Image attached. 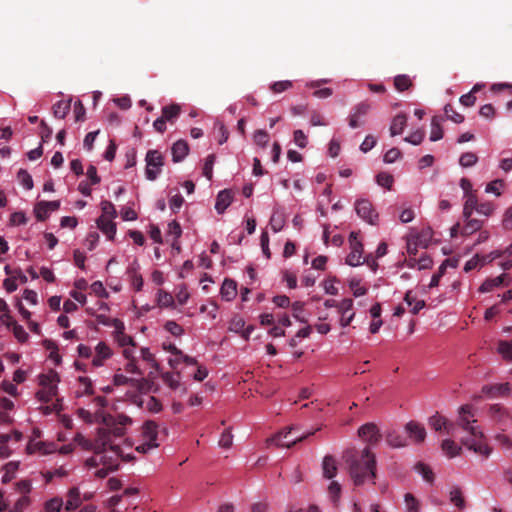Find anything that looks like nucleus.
<instances>
[{
	"label": "nucleus",
	"mask_w": 512,
	"mask_h": 512,
	"mask_svg": "<svg viewBox=\"0 0 512 512\" xmlns=\"http://www.w3.org/2000/svg\"><path fill=\"white\" fill-rule=\"evenodd\" d=\"M184 203V198L181 194H175L169 201L170 209L172 212L177 213Z\"/></svg>",
	"instance_id": "nucleus-59"
},
{
	"label": "nucleus",
	"mask_w": 512,
	"mask_h": 512,
	"mask_svg": "<svg viewBox=\"0 0 512 512\" xmlns=\"http://www.w3.org/2000/svg\"><path fill=\"white\" fill-rule=\"evenodd\" d=\"M220 292L225 300L231 301L237 295V283L232 279H225Z\"/></svg>",
	"instance_id": "nucleus-24"
},
{
	"label": "nucleus",
	"mask_w": 512,
	"mask_h": 512,
	"mask_svg": "<svg viewBox=\"0 0 512 512\" xmlns=\"http://www.w3.org/2000/svg\"><path fill=\"white\" fill-rule=\"evenodd\" d=\"M405 430L414 442L421 443L425 440L426 430L423 425L415 421H410L405 425Z\"/></svg>",
	"instance_id": "nucleus-14"
},
{
	"label": "nucleus",
	"mask_w": 512,
	"mask_h": 512,
	"mask_svg": "<svg viewBox=\"0 0 512 512\" xmlns=\"http://www.w3.org/2000/svg\"><path fill=\"white\" fill-rule=\"evenodd\" d=\"M134 351L131 348H125L123 350L124 357L129 360L125 366V370L132 374L142 375L139 367L136 364V360L133 356Z\"/></svg>",
	"instance_id": "nucleus-27"
},
{
	"label": "nucleus",
	"mask_w": 512,
	"mask_h": 512,
	"mask_svg": "<svg viewBox=\"0 0 512 512\" xmlns=\"http://www.w3.org/2000/svg\"><path fill=\"white\" fill-rule=\"evenodd\" d=\"M386 442L393 448H402L407 445V440L396 431L388 432L386 435Z\"/></svg>",
	"instance_id": "nucleus-29"
},
{
	"label": "nucleus",
	"mask_w": 512,
	"mask_h": 512,
	"mask_svg": "<svg viewBox=\"0 0 512 512\" xmlns=\"http://www.w3.org/2000/svg\"><path fill=\"white\" fill-rule=\"evenodd\" d=\"M358 435L369 444H376L381 439L379 429L374 423H366L362 425L358 430Z\"/></svg>",
	"instance_id": "nucleus-9"
},
{
	"label": "nucleus",
	"mask_w": 512,
	"mask_h": 512,
	"mask_svg": "<svg viewBox=\"0 0 512 512\" xmlns=\"http://www.w3.org/2000/svg\"><path fill=\"white\" fill-rule=\"evenodd\" d=\"M507 274H501L495 278L486 279L479 287L481 293H487L493 291L495 288L504 285Z\"/></svg>",
	"instance_id": "nucleus-19"
},
{
	"label": "nucleus",
	"mask_w": 512,
	"mask_h": 512,
	"mask_svg": "<svg viewBox=\"0 0 512 512\" xmlns=\"http://www.w3.org/2000/svg\"><path fill=\"white\" fill-rule=\"evenodd\" d=\"M114 218L99 217L97 219L98 228L108 237L109 240H113L116 234V225L112 221Z\"/></svg>",
	"instance_id": "nucleus-15"
},
{
	"label": "nucleus",
	"mask_w": 512,
	"mask_h": 512,
	"mask_svg": "<svg viewBox=\"0 0 512 512\" xmlns=\"http://www.w3.org/2000/svg\"><path fill=\"white\" fill-rule=\"evenodd\" d=\"M443 121V117L441 116H434L431 121V133H430V140L431 141H438L442 139L443 137V130L441 127V123Z\"/></svg>",
	"instance_id": "nucleus-30"
},
{
	"label": "nucleus",
	"mask_w": 512,
	"mask_h": 512,
	"mask_svg": "<svg viewBox=\"0 0 512 512\" xmlns=\"http://www.w3.org/2000/svg\"><path fill=\"white\" fill-rule=\"evenodd\" d=\"M424 136H425L424 131L417 130V131L411 133L409 136L405 137L404 141H406L410 144H413V145H419L422 142Z\"/></svg>",
	"instance_id": "nucleus-57"
},
{
	"label": "nucleus",
	"mask_w": 512,
	"mask_h": 512,
	"mask_svg": "<svg viewBox=\"0 0 512 512\" xmlns=\"http://www.w3.org/2000/svg\"><path fill=\"white\" fill-rule=\"evenodd\" d=\"M429 425L435 431H441L444 429L446 434L456 437V424H454V422H449L445 417L438 414L433 415L429 418Z\"/></svg>",
	"instance_id": "nucleus-8"
},
{
	"label": "nucleus",
	"mask_w": 512,
	"mask_h": 512,
	"mask_svg": "<svg viewBox=\"0 0 512 512\" xmlns=\"http://www.w3.org/2000/svg\"><path fill=\"white\" fill-rule=\"evenodd\" d=\"M343 458L348 465L349 475L355 486H361L376 478V458L366 447L361 452L356 449L346 450Z\"/></svg>",
	"instance_id": "nucleus-2"
},
{
	"label": "nucleus",
	"mask_w": 512,
	"mask_h": 512,
	"mask_svg": "<svg viewBox=\"0 0 512 512\" xmlns=\"http://www.w3.org/2000/svg\"><path fill=\"white\" fill-rule=\"evenodd\" d=\"M349 287L353 291L355 297L363 296L367 293L365 287L360 286V280L353 278L349 281Z\"/></svg>",
	"instance_id": "nucleus-54"
},
{
	"label": "nucleus",
	"mask_w": 512,
	"mask_h": 512,
	"mask_svg": "<svg viewBox=\"0 0 512 512\" xmlns=\"http://www.w3.org/2000/svg\"><path fill=\"white\" fill-rule=\"evenodd\" d=\"M59 382V375L51 370L48 374H41L39 376V384L42 388L57 387Z\"/></svg>",
	"instance_id": "nucleus-31"
},
{
	"label": "nucleus",
	"mask_w": 512,
	"mask_h": 512,
	"mask_svg": "<svg viewBox=\"0 0 512 512\" xmlns=\"http://www.w3.org/2000/svg\"><path fill=\"white\" fill-rule=\"evenodd\" d=\"M477 161V155L472 152L463 153L459 159V163L462 167H471L475 165Z\"/></svg>",
	"instance_id": "nucleus-50"
},
{
	"label": "nucleus",
	"mask_w": 512,
	"mask_h": 512,
	"mask_svg": "<svg viewBox=\"0 0 512 512\" xmlns=\"http://www.w3.org/2000/svg\"><path fill=\"white\" fill-rule=\"evenodd\" d=\"M494 210H495V207L490 202H485V203H480V204L478 203L477 212L481 215L488 217V216L492 215Z\"/></svg>",
	"instance_id": "nucleus-63"
},
{
	"label": "nucleus",
	"mask_w": 512,
	"mask_h": 512,
	"mask_svg": "<svg viewBox=\"0 0 512 512\" xmlns=\"http://www.w3.org/2000/svg\"><path fill=\"white\" fill-rule=\"evenodd\" d=\"M477 422L474 419L471 405H463L459 408V417L456 424V437L459 431L462 430L466 435L460 437L461 443L469 450L488 458L492 452L491 447L484 441V435L478 426L474 424Z\"/></svg>",
	"instance_id": "nucleus-1"
},
{
	"label": "nucleus",
	"mask_w": 512,
	"mask_h": 512,
	"mask_svg": "<svg viewBox=\"0 0 512 512\" xmlns=\"http://www.w3.org/2000/svg\"><path fill=\"white\" fill-rule=\"evenodd\" d=\"M321 427L317 428L314 431H310L308 433H305L301 436L295 437L290 439L289 436L292 432V428H289L287 431H282L276 434L271 441L275 443L279 447H286L290 448L292 445H295L298 442H302L305 439L309 438L310 436L314 435L317 431H319Z\"/></svg>",
	"instance_id": "nucleus-5"
},
{
	"label": "nucleus",
	"mask_w": 512,
	"mask_h": 512,
	"mask_svg": "<svg viewBox=\"0 0 512 512\" xmlns=\"http://www.w3.org/2000/svg\"><path fill=\"white\" fill-rule=\"evenodd\" d=\"M401 157V151L398 148L389 149L384 155V162L394 163L398 158Z\"/></svg>",
	"instance_id": "nucleus-62"
},
{
	"label": "nucleus",
	"mask_w": 512,
	"mask_h": 512,
	"mask_svg": "<svg viewBox=\"0 0 512 512\" xmlns=\"http://www.w3.org/2000/svg\"><path fill=\"white\" fill-rule=\"evenodd\" d=\"M139 268V264L136 260L127 268V274L131 278L132 285L136 291H140L143 287V278L138 273Z\"/></svg>",
	"instance_id": "nucleus-21"
},
{
	"label": "nucleus",
	"mask_w": 512,
	"mask_h": 512,
	"mask_svg": "<svg viewBox=\"0 0 512 512\" xmlns=\"http://www.w3.org/2000/svg\"><path fill=\"white\" fill-rule=\"evenodd\" d=\"M376 182L378 185L390 190L393 185L394 179L391 174L386 173V172H381L377 175Z\"/></svg>",
	"instance_id": "nucleus-45"
},
{
	"label": "nucleus",
	"mask_w": 512,
	"mask_h": 512,
	"mask_svg": "<svg viewBox=\"0 0 512 512\" xmlns=\"http://www.w3.org/2000/svg\"><path fill=\"white\" fill-rule=\"evenodd\" d=\"M70 108H71V100H69V101L60 100V101L56 102L52 107L53 115L55 118L64 119L66 117V115L69 113Z\"/></svg>",
	"instance_id": "nucleus-28"
},
{
	"label": "nucleus",
	"mask_w": 512,
	"mask_h": 512,
	"mask_svg": "<svg viewBox=\"0 0 512 512\" xmlns=\"http://www.w3.org/2000/svg\"><path fill=\"white\" fill-rule=\"evenodd\" d=\"M406 512H420V502L411 493L404 495Z\"/></svg>",
	"instance_id": "nucleus-39"
},
{
	"label": "nucleus",
	"mask_w": 512,
	"mask_h": 512,
	"mask_svg": "<svg viewBox=\"0 0 512 512\" xmlns=\"http://www.w3.org/2000/svg\"><path fill=\"white\" fill-rule=\"evenodd\" d=\"M407 125V117L403 113L397 114L390 125V135L396 136L401 134Z\"/></svg>",
	"instance_id": "nucleus-22"
},
{
	"label": "nucleus",
	"mask_w": 512,
	"mask_h": 512,
	"mask_svg": "<svg viewBox=\"0 0 512 512\" xmlns=\"http://www.w3.org/2000/svg\"><path fill=\"white\" fill-rule=\"evenodd\" d=\"M63 507V500L60 497H54L45 503L46 512H60Z\"/></svg>",
	"instance_id": "nucleus-48"
},
{
	"label": "nucleus",
	"mask_w": 512,
	"mask_h": 512,
	"mask_svg": "<svg viewBox=\"0 0 512 512\" xmlns=\"http://www.w3.org/2000/svg\"><path fill=\"white\" fill-rule=\"evenodd\" d=\"M215 159H216V157L214 154L208 155L205 159V163L203 166V175L208 180H211L213 177V165H214Z\"/></svg>",
	"instance_id": "nucleus-47"
},
{
	"label": "nucleus",
	"mask_w": 512,
	"mask_h": 512,
	"mask_svg": "<svg viewBox=\"0 0 512 512\" xmlns=\"http://www.w3.org/2000/svg\"><path fill=\"white\" fill-rule=\"evenodd\" d=\"M81 505L80 491L77 487H72L67 492L65 503L66 511H74Z\"/></svg>",
	"instance_id": "nucleus-18"
},
{
	"label": "nucleus",
	"mask_w": 512,
	"mask_h": 512,
	"mask_svg": "<svg viewBox=\"0 0 512 512\" xmlns=\"http://www.w3.org/2000/svg\"><path fill=\"white\" fill-rule=\"evenodd\" d=\"M256 145L266 147L269 142V134L264 130H257L253 135Z\"/></svg>",
	"instance_id": "nucleus-53"
},
{
	"label": "nucleus",
	"mask_w": 512,
	"mask_h": 512,
	"mask_svg": "<svg viewBox=\"0 0 512 512\" xmlns=\"http://www.w3.org/2000/svg\"><path fill=\"white\" fill-rule=\"evenodd\" d=\"M114 338L119 346L124 347V349L131 348L134 351L135 342L131 336L124 333V325L120 321H116Z\"/></svg>",
	"instance_id": "nucleus-12"
},
{
	"label": "nucleus",
	"mask_w": 512,
	"mask_h": 512,
	"mask_svg": "<svg viewBox=\"0 0 512 512\" xmlns=\"http://www.w3.org/2000/svg\"><path fill=\"white\" fill-rule=\"evenodd\" d=\"M465 221V225L461 228V235L463 236H469L475 233L476 231H479L482 227V222L480 220L471 219L470 217L468 219H465Z\"/></svg>",
	"instance_id": "nucleus-34"
},
{
	"label": "nucleus",
	"mask_w": 512,
	"mask_h": 512,
	"mask_svg": "<svg viewBox=\"0 0 512 512\" xmlns=\"http://www.w3.org/2000/svg\"><path fill=\"white\" fill-rule=\"evenodd\" d=\"M162 379L166 385H168L171 389H177L179 387L180 382V373H170L166 372L162 374Z\"/></svg>",
	"instance_id": "nucleus-43"
},
{
	"label": "nucleus",
	"mask_w": 512,
	"mask_h": 512,
	"mask_svg": "<svg viewBox=\"0 0 512 512\" xmlns=\"http://www.w3.org/2000/svg\"><path fill=\"white\" fill-rule=\"evenodd\" d=\"M497 351L505 360L512 361V342L506 340L499 341Z\"/></svg>",
	"instance_id": "nucleus-38"
},
{
	"label": "nucleus",
	"mask_w": 512,
	"mask_h": 512,
	"mask_svg": "<svg viewBox=\"0 0 512 512\" xmlns=\"http://www.w3.org/2000/svg\"><path fill=\"white\" fill-rule=\"evenodd\" d=\"M285 225V219L282 213L275 211L270 218L271 229L276 233L283 229Z\"/></svg>",
	"instance_id": "nucleus-41"
},
{
	"label": "nucleus",
	"mask_w": 512,
	"mask_h": 512,
	"mask_svg": "<svg viewBox=\"0 0 512 512\" xmlns=\"http://www.w3.org/2000/svg\"><path fill=\"white\" fill-rule=\"evenodd\" d=\"M17 178L20 181V183L25 187L27 190H30L33 188V180L31 175L24 169H20Z\"/></svg>",
	"instance_id": "nucleus-51"
},
{
	"label": "nucleus",
	"mask_w": 512,
	"mask_h": 512,
	"mask_svg": "<svg viewBox=\"0 0 512 512\" xmlns=\"http://www.w3.org/2000/svg\"><path fill=\"white\" fill-rule=\"evenodd\" d=\"M165 329L174 336H180L183 333V328L174 321H167Z\"/></svg>",
	"instance_id": "nucleus-64"
},
{
	"label": "nucleus",
	"mask_w": 512,
	"mask_h": 512,
	"mask_svg": "<svg viewBox=\"0 0 512 512\" xmlns=\"http://www.w3.org/2000/svg\"><path fill=\"white\" fill-rule=\"evenodd\" d=\"M353 308L352 299H344L339 303L338 312L340 314V325L343 327L348 326L354 319L355 313L351 312Z\"/></svg>",
	"instance_id": "nucleus-11"
},
{
	"label": "nucleus",
	"mask_w": 512,
	"mask_h": 512,
	"mask_svg": "<svg viewBox=\"0 0 512 512\" xmlns=\"http://www.w3.org/2000/svg\"><path fill=\"white\" fill-rule=\"evenodd\" d=\"M442 450L449 457H455L460 454L461 447H458L453 440L446 439L442 442Z\"/></svg>",
	"instance_id": "nucleus-40"
},
{
	"label": "nucleus",
	"mask_w": 512,
	"mask_h": 512,
	"mask_svg": "<svg viewBox=\"0 0 512 512\" xmlns=\"http://www.w3.org/2000/svg\"><path fill=\"white\" fill-rule=\"evenodd\" d=\"M351 252L346 257V264L350 266H359L362 264L363 245L357 238L356 232H351L349 236Z\"/></svg>",
	"instance_id": "nucleus-7"
},
{
	"label": "nucleus",
	"mask_w": 512,
	"mask_h": 512,
	"mask_svg": "<svg viewBox=\"0 0 512 512\" xmlns=\"http://www.w3.org/2000/svg\"><path fill=\"white\" fill-rule=\"evenodd\" d=\"M102 215L100 217L115 218L117 215L116 209L112 202L103 200L101 202Z\"/></svg>",
	"instance_id": "nucleus-46"
},
{
	"label": "nucleus",
	"mask_w": 512,
	"mask_h": 512,
	"mask_svg": "<svg viewBox=\"0 0 512 512\" xmlns=\"http://www.w3.org/2000/svg\"><path fill=\"white\" fill-rule=\"evenodd\" d=\"M484 391L486 393L491 394L492 396L508 395L511 392V387H510L509 383H502V384H497L494 386L484 388Z\"/></svg>",
	"instance_id": "nucleus-36"
},
{
	"label": "nucleus",
	"mask_w": 512,
	"mask_h": 512,
	"mask_svg": "<svg viewBox=\"0 0 512 512\" xmlns=\"http://www.w3.org/2000/svg\"><path fill=\"white\" fill-rule=\"evenodd\" d=\"M450 500L451 502L460 509H463L465 506V500L462 496V492L460 488L456 487L450 492Z\"/></svg>",
	"instance_id": "nucleus-49"
},
{
	"label": "nucleus",
	"mask_w": 512,
	"mask_h": 512,
	"mask_svg": "<svg viewBox=\"0 0 512 512\" xmlns=\"http://www.w3.org/2000/svg\"><path fill=\"white\" fill-rule=\"evenodd\" d=\"M445 115L448 119L452 120L455 123H462L464 121V116L458 113L451 104H446L444 107Z\"/></svg>",
	"instance_id": "nucleus-44"
},
{
	"label": "nucleus",
	"mask_w": 512,
	"mask_h": 512,
	"mask_svg": "<svg viewBox=\"0 0 512 512\" xmlns=\"http://www.w3.org/2000/svg\"><path fill=\"white\" fill-rule=\"evenodd\" d=\"M57 395V387L42 388L36 393L39 401L48 403Z\"/></svg>",
	"instance_id": "nucleus-37"
},
{
	"label": "nucleus",
	"mask_w": 512,
	"mask_h": 512,
	"mask_svg": "<svg viewBox=\"0 0 512 512\" xmlns=\"http://www.w3.org/2000/svg\"><path fill=\"white\" fill-rule=\"evenodd\" d=\"M413 86L412 79L406 74H400L394 78V87L399 92H404Z\"/></svg>",
	"instance_id": "nucleus-33"
},
{
	"label": "nucleus",
	"mask_w": 512,
	"mask_h": 512,
	"mask_svg": "<svg viewBox=\"0 0 512 512\" xmlns=\"http://www.w3.org/2000/svg\"><path fill=\"white\" fill-rule=\"evenodd\" d=\"M146 178L154 181L164 165V158L158 150H149L146 154Z\"/></svg>",
	"instance_id": "nucleus-4"
},
{
	"label": "nucleus",
	"mask_w": 512,
	"mask_h": 512,
	"mask_svg": "<svg viewBox=\"0 0 512 512\" xmlns=\"http://www.w3.org/2000/svg\"><path fill=\"white\" fill-rule=\"evenodd\" d=\"M293 86L292 82L289 80L277 81L271 84L270 89L273 93H281Z\"/></svg>",
	"instance_id": "nucleus-56"
},
{
	"label": "nucleus",
	"mask_w": 512,
	"mask_h": 512,
	"mask_svg": "<svg viewBox=\"0 0 512 512\" xmlns=\"http://www.w3.org/2000/svg\"><path fill=\"white\" fill-rule=\"evenodd\" d=\"M304 309V303L296 301L292 304L293 316L300 322L306 323L307 320L301 316Z\"/></svg>",
	"instance_id": "nucleus-60"
},
{
	"label": "nucleus",
	"mask_w": 512,
	"mask_h": 512,
	"mask_svg": "<svg viewBox=\"0 0 512 512\" xmlns=\"http://www.w3.org/2000/svg\"><path fill=\"white\" fill-rule=\"evenodd\" d=\"M158 304L162 307H170L174 304L173 296L165 291L160 290L158 293Z\"/></svg>",
	"instance_id": "nucleus-55"
},
{
	"label": "nucleus",
	"mask_w": 512,
	"mask_h": 512,
	"mask_svg": "<svg viewBox=\"0 0 512 512\" xmlns=\"http://www.w3.org/2000/svg\"><path fill=\"white\" fill-rule=\"evenodd\" d=\"M415 469L417 472H419L422 475V477L424 478L425 481H427L429 483L433 482L434 473L429 466H427L426 464H424L422 462H418L415 465Z\"/></svg>",
	"instance_id": "nucleus-42"
},
{
	"label": "nucleus",
	"mask_w": 512,
	"mask_h": 512,
	"mask_svg": "<svg viewBox=\"0 0 512 512\" xmlns=\"http://www.w3.org/2000/svg\"><path fill=\"white\" fill-rule=\"evenodd\" d=\"M75 440L85 449L93 450L94 454L100 456L101 465L113 471L119 468L121 448L110 440L109 433L100 432L93 443L80 434L75 437Z\"/></svg>",
	"instance_id": "nucleus-3"
},
{
	"label": "nucleus",
	"mask_w": 512,
	"mask_h": 512,
	"mask_svg": "<svg viewBox=\"0 0 512 512\" xmlns=\"http://www.w3.org/2000/svg\"><path fill=\"white\" fill-rule=\"evenodd\" d=\"M104 422H105L107 428L99 429L98 434L102 431L109 433L111 441H113L112 436L119 438V437H123L125 435L126 429L123 426L118 425L117 423H114L113 421H111L107 418L104 419Z\"/></svg>",
	"instance_id": "nucleus-23"
},
{
	"label": "nucleus",
	"mask_w": 512,
	"mask_h": 512,
	"mask_svg": "<svg viewBox=\"0 0 512 512\" xmlns=\"http://www.w3.org/2000/svg\"><path fill=\"white\" fill-rule=\"evenodd\" d=\"M323 476L327 479H332L337 474V462L331 455H326L322 461Z\"/></svg>",
	"instance_id": "nucleus-17"
},
{
	"label": "nucleus",
	"mask_w": 512,
	"mask_h": 512,
	"mask_svg": "<svg viewBox=\"0 0 512 512\" xmlns=\"http://www.w3.org/2000/svg\"><path fill=\"white\" fill-rule=\"evenodd\" d=\"M59 201H40L34 208L35 216L38 221H44L48 218L50 212L58 210Z\"/></svg>",
	"instance_id": "nucleus-10"
},
{
	"label": "nucleus",
	"mask_w": 512,
	"mask_h": 512,
	"mask_svg": "<svg viewBox=\"0 0 512 512\" xmlns=\"http://www.w3.org/2000/svg\"><path fill=\"white\" fill-rule=\"evenodd\" d=\"M13 328V334L15 338L19 342H26L29 338L28 333L24 330V328L21 325H18L17 323L12 327Z\"/></svg>",
	"instance_id": "nucleus-61"
},
{
	"label": "nucleus",
	"mask_w": 512,
	"mask_h": 512,
	"mask_svg": "<svg viewBox=\"0 0 512 512\" xmlns=\"http://www.w3.org/2000/svg\"><path fill=\"white\" fill-rule=\"evenodd\" d=\"M18 468V465L14 462H9L5 465V474L3 475L2 477V482L3 483H8L12 480L13 478V473L16 471V469Z\"/></svg>",
	"instance_id": "nucleus-58"
},
{
	"label": "nucleus",
	"mask_w": 512,
	"mask_h": 512,
	"mask_svg": "<svg viewBox=\"0 0 512 512\" xmlns=\"http://www.w3.org/2000/svg\"><path fill=\"white\" fill-rule=\"evenodd\" d=\"M181 113V106L179 104L173 103L171 105H167L162 107V117L170 123H173Z\"/></svg>",
	"instance_id": "nucleus-26"
},
{
	"label": "nucleus",
	"mask_w": 512,
	"mask_h": 512,
	"mask_svg": "<svg viewBox=\"0 0 512 512\" xmlns=\"http://www.w3.org/2000/svg\"><path fill=\"white\" fill-rule=\"evenodd\" d=\"M158 425L151 420L146 421L142 427V434L146 441L157 442Z\"/></svg>",
	"instance_id": "nucleus-25"
},
{
	"label": "nucleus",
	"mask_w": 512,
	"mask_h": 512,
	"mask_svg": "<svg viewBox=\"0 0 512 512\" xmlns=\"http://www.w3.org/2000/svg\"><path fill=\"white\" fill-rule=\"evenodd\" d=\"M478 208V200L474 194L467 195V199L464 203L463 207V217L464 219H468L472 216L473 211L477 212Z\"/></svg>",
	"instance_id": "nucleus-32"
},
{
	"label": "nucleus",
	"mask_w": 512,
	"mask_h": 512,
	"mask_svg": "<svg viewBox=\"0 0 512 512\" xmlns=\"http://www.w3.org/2000/svg\"><path fill=\"white\" fill-rule=\"evenodd\" d=\"M328 493L333 503L337 504L341 494V485L337 481H332L328 487Z\"/></svg>",
	"instance_id": "nucleus-52"
},
{
	"label": "nucleus",
	"mask_w": 512,
	"mask_h": 512,
	"mask_svg": "<svg viewBox=\"0 0 512 512\" xmlns=\"http://www.w3.org/2000/svg\"><path fill=\"white\" fill-rule=\"evenodd\" d=\"M355 210L357 215L368 222L369 224H376L378 220V213L373 208L372 203L367 199H359L355 202Z\"/></svg>",
	"instance_id": "nucleus-6"
},
{
	"label": "nucleus",
	"mask_w": 512,
	"mask_h": 512,
	"mask_svg": "<svg viewBox=\"0 0 512 512\" xmlns=\"http://www.w3.org/2000/svg\"><path fill=\"white\" fill-rule=\"evenodd\" d=\"M233 196L229 190L220 191L216 198L215 209L219 214L224 213V211L229 207L232 203Z\"/></svg>",
	"instance_id": "nucleus-16"
},
{
	"label": "nucleus",
	"mask_w": 512,
	"mask_h": 512,
	"mask_svg": "<svg viewBox=\"0 0 512 512\" xmlns=\"http://www.w3.org/2000/svg\"><path fill=\"white\" fill-rule=\"evenodd\" d=\"M112 356V350L105 342H99L95 347V356L92 360V364L95 367L103 365L104 361Z\"/></svg>",
	"instance_id": "nucleus-13"
},
{
	"label": "nucleus",
	"mask_w": 512,
	"mask_h": 512,
	"mask_svg": "<svg viewBox=\"0 0 512 512\" xmlns=\"http://www.w3.org/2000/svg\"><path fill=\"white\" fill-rule=\"evenodd\" d=\"M172 157L174 162L182 161L189 152L188 143L184 140H178L172 146Z\"/></svg>",
	"instance_id": "nucleus-20"
},
{
	"label": "nucleus",
	"mask_w": 512,
	"mask_h": 512,
	"mask_svg": "<svg viewBox=\"0 0 512 512\" xmlns=\"http://www.w3.org/2000/svg\"><path fill=\"white\" fill-rule=\"evenodd\" d=\"M140 405L153 413H158L162 410L161 402L153 396H147L146 399L141 401Z\"/></svg>",
	"instance_id": "nucleus-35"
}]
</instances>
